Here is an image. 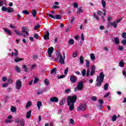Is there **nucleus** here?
Masks as SVG:
<instances>
[{
    "label": "nucleus",
    "instance_id": "obj_1",
    "mask_svg": "<svg viewBox=\"0 0 126 126\" xmlns=\"http://www.w3.org/2000/svg\"><path fill=\"white\" fill-rule=\"evenodd\" d=\"M76 100H77V96L75 95L67 97V103L68 106H69V111H73L74 109V103L76 102Z\"/></svg>",
    "mask_w": 126,
    "mask_h": 126
},
{
    "label": "nucleus",
    "instance_id": "obj_2",
    "mask_svg": "<svg viewBox=\"0 0 126 126\" xmlns=\"http://www.w3.org/2000/svg\"><path fill=\"white\" fill-rule=\"evenodd\" d=\"M105 77V74L104 72H101L99 73V75L97 76L96 81L97 83L95 84V86L97 87H100L102 85V83L104 82V78Z\"/></svg>",
    "mask_w": 126,
    "mask_h": 126
},
{
    "label": "nucleus",
    "instance_id": "obj_3",
    "mask_svg": "<svg viewBox=\"0 0 126 126\" xmlns=\"http://www.w3.org/2000/svg\"><path fill=\"white\" fill-rule=\"evenodd\" d=\"M58 57H56L55 58V61H57L58 60H59V58H60V62L59 63H61V64H64V58L63 57V55H62V53L61 52H58L57 53Z\"/></svg>",
    "mask_w": 126,
    "mask_h": 126
},
{
    "label": "nucleus",
    "instance_id": "obj_4",
    "mask_svg": "<svg viewBox=\"0 0 126 126\" xmlns=\"http://www.w3.org/2000/svg\"><path fill=\"white\" fill-rule=\"evenodd\" d=\"M48 16H49V17H51V18H53V19H62V16H61L60 14H57L55 15V16H54L52 14H47Z\"/></svg>",
    "mask_w": 126,
    "mask_h": 126
},
{
    "label": "nucleus",
    "instance_id": "obj_5",
    "mask_svg": "<svg viewBox=\"0 0 126 126\" xmlns=\"http://www.w3.org/2000/svg\"><path fill=\"white\" fill-rule=\"evenodd\" d=\"M22 86V82L20 81L19 80H17L16 83V88L18 90H19L20 89V88Z\"/></svg>",
    "mask_w": 126,
    "mask_h": 126
},
{
    "label": "nucleus",
    "instance_id": "obj_6",
    "mask_svg": "<svg viewBox=\"0 0 126 126\" xmlns=\"http://www.w3.org/2000/svg\"><path fill=\"white\" fill-rule=\"evenodd\" d=\"M53 52H54V47H50L48 49L47 53L48 54V57H49V58H52V54H53Z\"/></svg>",
    "mask_w": 126,
    "mask_h": 126
},
{
    "label": "nucleus",
    "instance_id": "obj_7",
    "mask_svg": "<svg viewBox=\"0 0 126 126\" xmlns=\"http://www.w3.org/2000/svg\"><path fill=\"white\" fill-rule=\"evenodd\" d=\"M70 80L71 83H75L76 80H77V78L74 75H71L70 77Z\"/></svg>",
    "mask_w": 126,
    "mask_h": 126
},
{
    "label": "nucleus",
    "instance_id": "obj_8",
    "mask_svg": "<svg viewBox=\"0 0 126 126\" xmlns=\"http://www.w3.org/2000/svg\"><path fill=\"white\" fill-rule=\"evenodd\" d=\"M84 86V85L83 84V82H80L78 84L77 87L78 90H82V89H83Z\"/></svg>",
    "mask_w": 126,
    "mask_h": 126
},
{
    "label": "nucleus",
    "instance_id": "obj_9",
    "mask_svg": "<svg viewBox=\"0 0 126 126\" xmlns=\"http://www.w3.org/2000/svg\"><path fill=\"white\" fill-rule=\"evenodd\" d=\"M3 30L8 34L9 36L12 35V33L11 32V31L7 28H3Z\"/></svg>",
    "mask_w": 126,
    "mask_h": 126
},
{
    "label": "nucleus",
    "instance_id": "obj_10",
    "mask_svg": "<svg viewBox=\"0 0 126 126\" xmlns=\"http://www.w3.org/2000/svg\"><path fill=\"white\" fill-rule=\"evenodd\" d=\"M108 26H113L114 28H117L118 25L116 24V22H109L107 23Z\"/></svg>",
    "mask_w": 126,
    "mask_h": 126
},
{
    "label": "nucleus",
    "instance_id": "obj_11",
    "mask_svg": "<svg viewBox=\"0 0 126 126\" xmlns=\"http://www.w3.org/2000/svg\"><path fill=\"white\" fill-rule=\"evenodd\" d=\"M50 101L51 102H55V103H57L59 102V98L56 96H54L50 98Z\"/></svg>",
    "mask_w": 126,
    "mask_h": 126
},
{
    "label": "nucleus",
    "instance_id": "obj_12",
    "mask_svg": "<svg viewBox=\"0 0 126 126\" xmlns=\"http://www.w3.org/2000/svg\"><path fill=\"white\" fill-rule=\"evenodd\" d=\"M50 32H49V31L46 32V34H44V40H49L50 39Z\"/></svg>",
    "mask_w": 126,
    "mask_h": 126
},
{
    "label": "nucleus",
    "instance_id": "obj_13",
    "mask_svg": "<svg viewBox=\"0 0 126 126\" xmlns=\"http://www.w3.org/2000/svg\"><path fill=\"white\" fill-rule=\"evenodd\" d=\"M112 41L115 42L116 45H119V44H120V39L118 37H115Z\"/></svg>",
    "mask_w": 126,
    "mask_h": 126
},
{
    "label": "nucleus",
    "instance_id": "obj_14",
    "mask_svg": "<svg viewBox=\"0 0 126 126\" xmlns=\"http://www.w3.org/2000/svg\"><path fill=\"white\" fill-rule=\"evenodd\" d=\"M31 113H32V111L31 110L29 111L26 114V118L27 119H30L31 118Z\"/></svg>",
    "mask_w": 126,
    "mask_h": 126
},
{
    "label": "nucleus",
    "instance_id": "obj_15",
    "mask_svg": "<svg viewBox=\"0 0 126 126\" xmlns=\"http://www.w3.org/2000/svg\"><path fill=\"white\" fill-rule=\"evenodd\" d=\"M22 32H23V33H25V34H26V35H27V36H28L29 35V33H28V32H27V31H26V29H25V27L22 28Z\"/></svg>",
    "mask_w": 126,
    "mask_h": 126
},
{
    "label": "nucleus",
    "instance_id": "obj_16",
    "mask_svg": "<svg viewBox=\"0 0 126 126\" xmlns=\"http://www.w3.org/2000/svg\"><path fill=\"white\" fill-rule=\"evenodd\" d=\"M7 12L8 13H11L12 12H14V9H13V8L9 7H8Z\"/></svg>",
    "mask_w": 126,
    "mask_h": 126
},
{
    "label": "nucleus",
    "instance_id": "obj_17",
    "mask_svg": "<svg viewBox=\"0 0 126 126\" xmlns=\"http://www.w3.org/2000/svg\"><path fill=\"white\" fill-rule=\"evenodd\" d=\"M66 100V98H63L62 100H61L60 104L61 106H63L64 105V102H65V100Z\"/></svg>",
    "mask_w": 126,
    "mask_h": 126
},
{
    "label": "nucleus",
    "instance_id": "obj_18",
    "mask_svg": "<svg viewBox=\"0 0 126 126\" xmlns=\"http://www.w3.org/2000/svg\"><path fill=\"white\" fill-rule=\"evenodd\" d=\"M15 70L17 71V72L19 73L21 71V69H20V67L18 65H16L15 66Z\"/></svg>",
    "mask_w": 126,
    "mask_h": 126
},
{
    "label": "nucleus",
    "instance_id": "obj_19",
    "mask_svg": "<svg viewBox=\"0 0 126 126\" xmlns=\"http://www.w3.org/2000/svg\"><path fill=\"white\" fill-rule=\"evenodd\" d=\"M11 112H12V113H15V112H16V107L12 106L11 107Z\"/></svg>",
    "mask_w": 126,
    "mask_h": 126
},
{
    "label": "nucleus",
    "instance_id": "obj_20",
    "mask_svg": "<svg viewBox=\"0 0 126 126\" xmlns=\"http://www.w3.org/2000/svg\"><path fill=\"white\" fill-rule=\"evenodd\" d=\"M20 125L22 126H25V120L24 119H21L20 121Z\"/></svg>",
    "mask_w": 126,
    "mask_h": 126
},
{
    "label": "nucleus",
    "instance_id": "obj_21",
    "mask_svg": "<svg viewBox=\"0 0 126 126\" xmlns=\"http://www.w3.org/2000/svg\"><path fill=\"white\" fill-rule=\"evenodd\" d=\"M41 106H42V102H41L40 101H37V106L38 110H40V108H41Z\"/></svg>",
    "mask_w": 126,
    "mask_h": 126
},
{
    "label": "nucleus",
    "instance_id": "obj_22",
    "mask_svg": "<svg viewBox=\"0 0 126 126\" xmlns=\"http://www.w3.org/2000/svg\"><path fill=\"white\" fill-rule=\"evenodd\" d=\"M83 63H84V58H83V56H80V63L81 64H83Z\"/></svg>",
    "mask_w": 126,
    "mask_h": 126
},
{
    "label": "nucleus",
    "instance_id": "obj_23",
    "mask_svg": "<svg viewBox=\"0 0 126 126\" xmlns=\"http://www.w3.org/2000/svg\"><path fill=\"white\" fill-rule=\"evenodd\" d=\"M56 70H57V68H54L53 69H52L51 71V74H57V71H56Z\"/></svg>",
    "mask_w": 126,
    "mask_h": 126
},
{
    "label": "nucleus",
    "instance_id": "obj_24",
    "mask_svg": "<svg viewBox=\"0 0 126 126\" xmlns=\"http://www.w3.org/2000/svg\"><path fill=\"white\" fill-rule=\"evenodd\" d=\"M82 12H83V10H82V7H79L77 9V13H82Z\"/></svg>",
    "mask_w": 126,
    "mask_h": 126
},
{
    "label": "nucleus",
    "instance_id": "obj_25",
    "mask_svg": "<svg viewBox=\"0 0 126 126\" xmlns=\"http://www.w3.org/2000/svg\"><path fill=\"white\" fill-rule=\"evenodd\" d=\"M15 63H18L19 62H22V61H23V58H17L14 60Z\"/></svg>",
    "mask_w": 126,
    "mask_h": 126
},
{
    "label": "nucleus",
    "instance_id": "obj_26",
    "mask_svg": "<svg viewBox=\"0 0 126 126\" xmlns=\"http://www.w3.org/2000/svg\"><path fill=\"white\" fill-rule=\"evenodd\" d=\"M81 107L82 111H85V110H86V107H87L86 104H85L84 105L81 104Z\"/></svg>",
    "mask_w": 126,
    "mask_h": 126
},
{
    "label": "nucleus",
    "instance_id": "obj_27",
    "mask_svg": "<svg viewBox=\"0 0 126 126\" xmlns=\"http://www.w3.org/2000/svg\"><path fill=\"white\" fill-rule=\"evenodd\" d=\"M85 62L86 63V66L87 67H89L90 65V61H89V60H86Z\"/></svg>",
    "mask_w": 126,
    "mask_h": 126
},
{
    "label": "nucleus",
    "instance_id": "obj_28",
    "mask_svg": "<svg viewBox=\"0 0 126 126\" xmlns=\"http://www.w3.org/2000/svg\"><path fill=\"white\" fill-rule=\"evenodd\" d=\"M69 45H73L74 44V40L73 39H70L68 42Z\"/></svg>",
    "mask_w": 126,
    "mask_h": 126
},
{
    "label": "nucleus",
    "instance_id": "obj_29",
    "mask_svg": "<svg viewBox=\"0 0 126 126\" xmlns=\"http://www.w3.org/2000/svg\"><path fill=\"white\" fill-rule=\"evenodd\" d=\"M32 16H33V17H35L36 14H37V11H36V10H33L32 11Z\"/></svg>",
    "mask_w": 126,
    "mask_h": 126
},
{
    "label": "nucleus",
    "instance_id": "obj_30",
    "mask_svg": "<svg viewBox=\"0 0 126 126\" xmlns=\"http://www.w3.org/2000/svg\"><path fill=\"white\" fill-rule=\"evenodd\" d=\"M119 66L121 67H123V66H125V63H124V61L123 60H121L119 63Z\"/></svg>",
    "mask_w": 126,
    "mask_h": 126
},
{
    "label": "nucleus",
    "instance_id": "obj_31",
    "mask_svg": "<svg viewBox=\"0 0 126 126\" xmlns=\"http://www.w3.org/2000/svg\"><path fill=\"white\" fill-rule=\"evenodd\" d=\"M109 87V84H108V83H106L105 84H104V90L105 91H107V90H108V88Z\"/></svg>",
    "mask_w": 126,
    "mask_h": 126
},
{
    "label": "nucleus",
    "instance_id": "obj_32",
    "mask_svg": "<svg viewBox=\"0 0 126 126\" xmlns=\"http://www.w3.org/2000/svg\"><path fill=\"white\" fill-rule=\"evenodd\" d=\"M14 32H15V33H16V34H17V35H18V36H20V35H23L22 32H18V31H17L16 30H15L14 31Z\"/></svg>",
    "mask_w": 126,
    "mask_h": 126
},
{
    "label": "nucleus",
    "instance_id": "obj_33",
    "mask_svg": "<svg viewBox=\"0 0 126 126\" xmlns=\"http://www.w3.org/2000/svg\"><path fill=\"white\" fill-rule=\"evenodd\" d=\"M90 58H91L92 61H95V55H94V54L92 53L90 55Z\"/></svg>",
    "mask_w": 126,
    "mask_h": 126
},
{
    "label": "nucleus",
    "instance_id": "obj_34",
    "mask_svg": "<svg viewBox=\"0 0 126 126\" xmlns=\"http://www.w3.org/2000/svg\"><path fill=\"white\" fill-rule=\"evenodd\" d=\"M7 82L9 83V84H11L13 83V80L11 78H8L7 79Z\"/></svg>",
    "mask_w": 126,
    "mask_h": 126
},
{
    "label": "nucleus",
    "instance_id": "obj_35",
    "mask_svg": "<svg viewBox=\"0 0 126 126\" xmlns=\"http://www.w3.org/2000/svg\"><path fill=\"white\" fill-rule=\"evenodd\" d=\"M93 15H94V17L95 18L96 20H97L98 21H99V17L97 16V15H96V13H95L94 12L93 13Z\"/></svg>",
    "mask_w": 126,
    "mask_h": 126
},
{
    "label": "nucleus",
    "instance_id": "obj_36",
    "mask_svg": "<svg viewBox=\"0 0 126 126\" xmlns=\"http://www.w3.org/2000/svg\"><path fill=\"white\" fill-rule=\"evenodd\" d=\"M1 9H2V11H4V12H6L7 11V10H8V8L6 7L5 6H3L1 8Z\"/></svg>",
    "mask_w": 126,
    "mask_h": 126
},
{
    "label": "nucleus",
    "instance_id": "obj_37",
    "mask_svg": "<svg viewBox=\"0 0 126 126\" xmlns=\"http://www.w3.org/2000/svg\"><path fill=\"white\" fill-rule=\"evenodd\" d=\"M32 105V103H31L30 101H28L26 106V108H29V107H31Z\"/></svg>",
    "mask_w": 126,
    "mask_h": 126
},
{
    "label": "nucleus",
    "instance_id": "obj_38",
    "mask_svg": "<svg viewBox=\"0 0 126 126\" xmlns=\"http://www.w3.org/2000/svg\"><path fill=\"white\" fill-rule=\"evenodd\" d=\"M14 51H15V52L14 53L15 57H17L18 56V50H17V49H14Z\"/></svg>",
    "mask_w": 126,
    "mask_h": 126
},
{
    "label": "nucleus",
    "instance_id": "obj_39",
    "mask_svg": "<svg viewBox=\"0 0 126 126\" xmlns=\"http://www.w3.org/2000/svg\"><path fill=\"white\" fill-rule=\"evenodd\" d=\"M23 67L24 69V71H25V72H28V69H27V66H26V65H23Z\"/></svg>",
    "mask_w": 126,
    "mask_h": 126
},
{
    "label": "nucleus",
    "instance_id": "obj_40",
    "mask_svg": "<svg viewBox=\"0 0 126 126\" xmlns=\"http://www.w3.org/2000/svg\"><path fill=\"white\" fill-rule=\"evenodd\" d=\"M45 91V90H41V91H37V95H40V94H43L44 93V92Z\"/></svg>",
    "mask_w": 126,
    "mask_h": 126
},
{
    "label": "nucleus",
    "instance_id": "obj_41",
    "mask_svg": "<svg viewBox=\"0 0 126 126\" xmlns=\"http://www.w3.org/2000/svg\"><path fill=\"white\" fill-rule=\"evenodd\" d=\"M71 90L70 89H67L64 91V93L65 94H68L71 93Z\"/></svg>",
    "mask_w": 126,
    "mask_h": 126
},
{
    "label": "nucleus",
    "instance_id": "obj_42",
    "mask_svg": "<svg viewBox=\"0 0 126 126\" xmlns=\"http://www.w3.org/2000/svg\"><path fill=\"white\" fill-rule=\"evenodd\" d=\"M82 76H85V75H86V70H85V69H83V70L82 71Z\"/></svg>",
    "mask_w": 126,
    "mask_h": 126
},
{
    "label": "nucleus",
    "instance_id": "obj_43",
    "mask_svg": "<svg viewBox=\"0 0 126 126\" xmlns=\"http://www.w3.org/2000/svg\"><path fill=\"white\" fill-rule=\"evenodd\" d=\"M101 3L103 7H106V1L104 0H101Z\"/></svg>",
    "mask_w": 126,
    "mask_h": 126
},
{
    "label": "nucleus",
    "instance_id": "obj_44",
    "mask_svg": "<svg viewBox=\"0 0 126 126\" xmlns=\"http://www.w3.org/2000/svg\"><path fill=\"white\" fill-rule=\"evenodd\" d=\"M13 120H5V123H6V124H10L11 123H13Z\"/></svg>",
    "mask_w": 126,
    "mask_h": 126
},
{
    "label": "nucleus",
    "instance_id": "obj_45",
    "mask_svg": "<svg viewBox=\"0 0 126 126\" xmlns=\"http://www.w3.org/2000/svg\"><path fill=\"white\" fill-rule=\"evenodd\" d=\"M116 120H117V115H113V116L112 118V122H115Z\"/></svg>",
    "mask_w": 126,
    "mask_h": 126
},
{
    "label": "nucleus",
    "instance_id": "obj_46",
    "mask_svg": "<svg viewBox=\"0 0 126 126\" xmlns=\"http://www.w3.org/2000/svg\"><path fill=\"white\" fill-rule=\"evenodd\" d=\"M75 19V17H72L70 20V24H73V22L74 21V20Z\"/></svg>",
    "mask_w": 126,
    "mask_h": 126
},
{
    "label": "nucleus",
    "instance_id": "obj_47",
    "mask_svg": "<svg viewBox=\"0 0 126 126\" xmlns=\"http://www.w3.org/2000/svg\"><path fill=\"white\" fill-rule=\"evenodd\" d=\"M97 15L101 16V15H102V14H103V12H102V11H100V10H98L97 11Z\"/></svg>",
    "mask_w": 126,
    "mask_h": 126
},
{
    "label": "nucleus",
    "instance_id": "obj_48",
    "mask_svg": "<svg viewBox=\"0 0 126 126\" xmlns=\"http://www.w3.org/2000/svg\"><path fill=\"white\" fill-rule=\"evenodd\" d=\"M7 86H8V83H4L2 85V87L3 88H5V87H7Z\"/></svg>",
    "mask_w": 126,
    "mask_h": 126
},
{
    "label": "nucleus",
    "instance_id": "obj_49",
    "mask_svg": "<svg viewBox=\"0 0 126 126\" xmlns=\"http://www.w3.org/2000/svg\"><path fill=\"white\" fill-rule=\"evenodd\" d=\"M98 102L100 105H103V104H104V100H103L102 99H100L98 100Z\"/></svg>",
    "mask_w": 126,
    "mask_h": 126
},
{
    "label": "nucleus",
    "instance_id": "obj_50",
    "mask_svg": "<svg viewBox=\"0 0 126 126\" xmlns=\"http://www.w3.org/2000/svg\"><path fill=\"white\" fill-rule=\"evenodd\" d=\"M38 81H39V79L38 78V77H35L33 81V83L36 84L37 83V82H38Z\"/></svg>",
    "mask_w": 126,
    "mask_h": 126
},
{
    "label": "nucleus",
    "instance_id": "obj_51",
    "mask_svg": "<svg viewBox=\"0 0 126 126\" xmlns=\"http://www.w3.org/2000/svg\"><path fill=\"white\" fill-rule=\"evenodd\" d=\"M22 12L24 14H27V15L29 14V12H28V10H25L23 11Z\"/></svg>",
    "mask_w": 126,
    "mask_h": 126
},
{
    "label": "nucleus",
    "instance_id": "obj_52",
    "mask_svg": "<svg viewBox=\"0 0 126 126\" xmlns=\"http://www.w3.org/2000/svg\"><path fill=\"white\" fill-rule=\"evenodd\" d=\"M41 27V25H37L34 27V30H37V29H38V28H40Z\"/></svg>",
    "mask_w": 126,
    "mask_h": 126
},
{
    "label": "nucleus",
    "instance_id": "obj_53",
    "mask_svg": "<svg viewBox=\"0 0 126 126\" xmlns=\"http://www.w3.org/2000/svg\"><path fill=\"white\" fill-rule=\"evenodd\" d=\"M70 124H71V125H74V124L75 123V122L74 121V120H73V119H70Z\"/></svg>",
    "mask_w": 126,
    "mask_h": 126
},
{
    "label": "nucleus",
    "instance_id": "obj_54",
    "mask_svg": "<svg viewBox=\"0 0 126 126\" xmlns=\"http://www.w3.org/2000/svg\"><path fill=\"white\" fill-rule=\"evenodd\" d=\"M52 8H53V9H56L58 8H60V6H57V5H54L53 6Z\"/></svg>",
    "mask_w": 126,
    "mask_h": 126
},
{
    "label": "nucleus",
    "instance_id": "obj_55",
    "mask_svg": "<svg viewBox=\"0 0 126 126\" xmlns=\"http://www.w3.org/2000/svg\"><path fill=\"white\" fill-rule=\"evenodd\" d=\"M67 72H68V67H67L65 69L64 73V74H67Z\"/></svg>",
    "mask_w": 126,
    "mask_h": 126
},
{
    "label": "nucleus",
    "instance_id": "obj_56",
    "mask_svg": "<svg viewBox=\"0 0 126 126\" xmlns=\"http://www.w3.org/2000/svg\"><path fill=\"white\" fill-rule=\"evenodd\" d=\"M73 5L75 8H77V7H78V4L76 2L74 3Z\"/></svg>",
    "mask_w": 126,
    "mask_h": 126
},
{
    "label": "nucleus",
    "instance_id": "obj_57",
    "mask_svg": "<svg viewBox=\"0 0 126 126\" xmlns=\"http://www.w3.org/2000/svg\"><path fill=\"white\" fill-rule=\"evenodd\" d=\"M34 38H35V39H38L39 38V35L37 33H35L33 35Z\"/></svg>",
    "mask_w": 126,
    "mask_h": 126
},
{
    "label": "nucleus",
    "instance_id": "obj_58",
    "mask_svg": "<svg viewBox=\"0 0 126 126\" xmlns=\"http://www.w3.org/2000/svg\"><path fill=\"white\" fill-rule=\"evenodd\" d=\"M44 83L46 84V85H49V84H50L49 83V82L48 81V79H46L45 80H44Z\"/></svg>",
    "mask_w": 126,
    "mask_h": 126
},
{
    "label": "nucleus",
    "instance_id": "obj_59",
    "mask_svg": "<svg viewBox=\"0 0 126 126\" xmlns=\"http://www.w3.org/2000/svg\"><path fill=\"white\" fill-rule=\"evenodd\" d=\"M2 80L4 82H5V81L7 80V77H3L2 78Z\"/></svg>",
    "mask_w": 126,
    "mask_h": 126
},
{
    "label": "nucleus",
    "instance_id": "obj_60",
    "mask_svg": "<svg viewBox=\"0 0 126 126\" xmlns=\"http://www.w3.org/2000/svg\"><path fill=\"white\" fill-rule=\"evenodd\" d=\"M70 26H68L66 29V30H65V32H67L69 31V30H70Z\"/></svg>",
    "mask_w": 126,
    "mask_h": 126
},
{
    "label": "nucleus",
    "instance_id": "obj_61",
    "mask_svg": "<svg viewBox=\"0 0 126 126\" xmlns=\"http://www.w3.org/2000/svg\"><path fill=\"white\" fill-rule=\"evenodd\" d=\"M110 94H111V93H110V92L107 93L104 96V98H107V97H108Z\"/></svg>",
    "mask_w": 126,
    "mask_h": 126
},
{
    "label": "nucleus",
    "instance_id": "obj_62",
    "mask_svg": "<svg viewBox=\"0 0 126 126\" xmlns=\"http://www.w3.org/2000/svg\"><path fill=\"white\" fill-rule=\"evenodd\" d=\"M122 38H126V32H123L122 35Z\"/></svg>",
    "mask_w": 126,
    "mask_h": 126
},
{
    "label": "nucleus",
    "instance_id": "obj_63",
    "mask_svg": "<svg viewBox=\"0 0 126 126\" xmlns=\"http://www.w3.org/2000/svg\"><path fill=\"white\" fill-rule=\"evenodd\" d=\"M92 99L93 100V101H97V97L96 96H92Z\"/></svg>",
    "mask_w": 126,
    "mask_h": 126
},
{
    "label": "nucleus",
    "instance_id": "obj_64",
    "mask_svg": "<svg viewBox=\"0 0 126 126\" xmlns=\"http://www.w3.org/2000/svg\"><path fill=\"white\" fill-rule=\"evenodd\" d=\"M73 57L74 58H76V57H77V53L76 52H74L73 54Z\"/></svg>",
    "mask_w": 126,
    "mask_h": 126
}]
</instances>
